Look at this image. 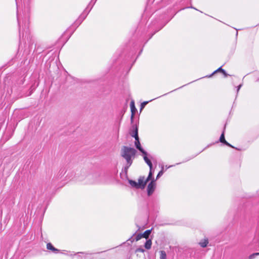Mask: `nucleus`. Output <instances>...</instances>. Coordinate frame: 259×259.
I'll return each mask as SVG.
<instances>
[{
	"label": "nucleus",
	"mask_w": 259,
	"mask_h": 259,
	"mask_svg": "<svg viewBox=\"0 0 259 259\" xmlns=\"http://www.w3.org/2000/svg\"><path fill=\"white\" fill-rule=\"evenodd\" d=\"M80 253L83 254L84 253L82 252H80Z\"/></svg>",
	"instance_id": "c85d7f7f"
},
{
	"label": "nucleus",
	"mask_w": 259,
	"mask_h": 259,
	"mask_svg": "<svg viewBox=\"0 0 259 259\" xmlns=\"http://www.w3.org/2000/svg\"><path fill=\"white\" fill-rule=\"evenodd\" d=\"M166 254L164 251H160V259H166Z\"/></svg>",
	"instance_id": "a211bd4d"
},
{
	"label": "nucleus",
	"mask_w": 259,
	"mask_h": 259,
	"mask_svg": "<svg viewBox=\"0 0 259 259\" xmlns=\"http://www.w3.org/2000/svg\"><path fill=\"white\" fill-rule=\"evenodd\" d=\"M132 127L133 128V131L132 133H131V135L134 137L135 138H136L138 136V128L137 126V125H133L132 126Z\"/></svg>",
	"instance_id": "0eeeda50"
},
{
	"label": "nucleus",
	"mask_w": 259,
	"mask_h": 259,
	"mask_svg": "<svg viewBox=\"0 0 259 259\" xmlns=\"http://www.w3.org/2000/svg\"><path fill=\"white\" fill-rule=\"evenodd\" d=\"M132 163H133V161H131L129 163L128 162H126V164L123 169V170L126 175L127 174L128 169L131 166V165L132 164Z\"/></svg>",
	"instance_id": "2eb2a0df"
},
{
	"label": "nucleus",
	"mask_w": 259,
	"mask_h": 259,
	"mask_svg": "<svg viewBox=\"0 0 259 259\" xmlns=\"http://www.w3.org/2000/svg\"><path fill=\"white\" fill-rule=\"evenodd\" d=\"M162 174H163V171H162V170L158 172V175H157L156 178H157V179H158L159 177H160V176H161L162 175Z\"/></svg>",
	"instance_id": "5701e85b"
},
{
	"label": "nucleus",
	"mask_w": 259,
	"mask_h": 259,
	"mask_svg": "<svg viewBox=\"0 0 259 259\" xmlns=\"http://www.w3.org/2000/svg\"><path fill=\"white\" fill-rule=\"evenodd\" d=\"M237 35H238V32L237 31V32H236V36H237Z\"/></svg>",
	"instance_id": "cd10ccee"
},
{
	"label": "nucleus",
	"mask_w": 259,
	"mask_h": 259,
	"mask_svg": "<svg viewBox=\"0 0 259 259\" xmlns=\"http://www.w3.org/2000/svg\"><path fill=\"white\" fill-rule=\"evenodd\" d=\"M18 25H19V21L18 19Z\"/></svg>",
	"instance_id": "bb28decb"
},
{
	"label": "nucleus",
	"mask_w": 259,
	"mask_h": 259,
	"mask_svg": "<svg viewBox=\"0 0 259 259\" xmlns=\"http://www.w3.org/2000/svg\"><path fill=\"white\" fill-rule=\"evenodd\" d=\"M142 238H143L142 234H138L136 237V240L138 241Z\"/></svg>",
	"instance_id": "412c9836"
},
{
	"label": "nucleus",
	"mask_w": 259,
	"mask_h": 259,
	"mask_svg": "<svg viewBox=\"0 0 259 259\" xmlns=\"http://www.w3.org/2000/svg\"><path fill=\"white\" fill-rule=\"evenodd\" d=\"M47 248L49 250H52L53 252L57 253L59 252V250L55 248L51 243H48L47 244Z\"/></svg>",
	"instance_id": "1a4fd4ad"
},
{
	"label": "nucleus",
	"mask_w": 259,
	"mask_h": 259,
	"mask_svg": "<svg viewBox=\"0 0 259 259\" xmlns=\"http://www.w3.org/2000/svg\"><path fill=\"white\" fill-rule=\"evenodd\" d=\"M242 84H240L237 87V94H238V93L239 92V90L240 89V88L242 87Z\"/></svg>",
	"instance_id": "b1692460"
},
{
	"label": "nucleus",
	"mask_w": 259,
	"mask_h": 259,
	"mask_svg": "<svg viewBox=\"0 0 259 259\" xmlns=\"http://www.w3.org/2000/svg\"><path fill=\"white\" fill-rule=\"evenodd\" d=\"M156 188V183L155 180H153L148 184L147 187V195L150 196L154 192Z\"/></svg>",
	"instance_id": "f03ea898"
},
{
	"label": "nucleus",
	"mask_w": 259,
	"mask_h": 259,
	"mask_svg": "<svg viewBox=\"0 0 259 259\" xmlns=\"http://www.w3.org/2000/svg\"><path fill=\"white\" fill-rule=\"evenodd\" d=\"M151 245H152V241L151 239H148L147 240L146 242H145L144 246L146 249H149L151 247Z\"/></svg>",
	"instance_id": "ddd939ff"
},
{
	"label": "nucleus",
	"mask_w": 259,
	"mask_h": 259,
	"mask_svg": "<svg viewBox=\"0 0 259 259\" xmlns=\"http://www.w3.org/2000/svg\"><path fill=\"white\" fill-rule=\"evenodd\" d=\"M208 242V238H205L200 240V241L199 242V244L201 247L204 248L207 246Z\"/></svg>",
	"instance_id": "6e6552de"
},
{
	"label": "nucleus",
	"mask_w": 259,
	"mask_h": 259,
	"mask_svg": "<svg viewBox=\"0 0 259 259\" xmlns=\"http://www.w3.org/2000/svg\"><path fill=\"white\" fill-rule=\"evenodd\" d=\"M144 179H145L144 177L141 176V177H140V178L138 179V185H140L139 188H141L142 189H144V188L145 187V186L147 183L146 181V180L144 181Z\"/></svg>",
	"instance_id": "423d86ee"
},
{
	"label": "nucleus",
	"mask_w": 259,
	"mask_h": 259,
	"mask_svg": "<svg viewBox=\"0 0 259 259\" xmlns=\"http://www.w3.org/2000/svg\"><path fill=\"white\" fill-rule=\"evenodd\" d=\"M152 229L150 230H147L145 231L143 234V237L145 238L146 239H147L149 238V236L151 232Z\"/></svg>",
	"instance_id": "dca6fc26"
},
{
	"label": "nucleus",
	"mask_w": 259,
	"mask_h": 259,
	"mask_svg": "<svg viewBox=\"0 0 259 259\" xmlns=\"http://www.w3.org/2000/svg\"><path fill=\"white\" fill-rule=\"evenodd\" d=\"M145 251V249L142 247H139L136 250V252H144Z\"/></svg>",
	"instance_id": "4be33fe9"
},
{
	"label": "nucleus",
	"mask_w": 259,
	"mask_h": 259,
	"mask_svg": "<svg viewBox=\"0 0 259 259\" xmlns=\"http://www.w3.org/2000/svg\"><path fill=\"white\" fill-rule=\"evenodd\" d=\"M128 183L133 187L139 189L140 185H138V183H137L136 181L132 180H129Z\"/></svg>",
	"instance_id": "f8f14e48"
},
{
	"label": "nucleus",
	"mask_w": 259,
	"mask_h": 259,
	"mask_svg": "<svg viewBox=\"0 0 259 259\" xmlns=\"http://www.w3.org/2000/svg\"><path fill=\"white\" fill-rule=\"evenodd\" d=\"M259 255V252H256L252 253V254L250 255L249 256V259H253L256 256Z\"/></svg>",
	"instance_id": "6ab92c4d"
},
{
	"label": "nucleus",
	"mask_w": 259,
	"mask_h": 259,
	"mask_svg": "<svg viewBox=\"0 0 259 259\" xmlns=\"http://www.w3.org/2000/svg\"><path fill=\"white\" fill-rule=\"evenodd\" d=\"M152 176H153V172L152 171V169H150V171H149L148 176V177L147 178V179L146 180V181L147 182H148V181L151 180L152 179Z\"/></svg>",
	"instance_id": "f3484780"
},
{
	"label": "nucleus",
	"mask_w": 259,
	"mask_h": 259,
	"mask_svg": "<svg viewBox=\"0 0 259 259\" xmlns=\"http://www.w3.org/2000/svg\"><path fill=\"white\" fill-rule=\"evenodd\" d=\"M132 163H133V161H131L129 163L128 162H126V164L123 169V170L126 175L127 174L128 169L131 166V165L132 164Z\"/></svg>",
	"instance_id": "4468645a"
},
{
	"label": "nucleus",
	"mask_w": 259,
	"mask_h": 259,
	"mask_svg": "<svg viewBox=\"0 0 259 259\" xmlns=\"http://www.w3.org/2000/svg\"><path fill=\"white\" fill-rule=\"evenodd\" d=\"M225 126L224 127V131H223V133H222V134H221V135L220 136V139H219V141L221 143H223L224 144H225V145H227V146H228L229 147H230L233 148H235V147L234 146H233L230 144H229L225 140ZM235 149L238 150H240V149H237V148H235Z\"/></svg>",
	"instance_id": "7ed1b4c3"
},
{
	"label": "nucleus",
	"mask_w": 259,
	"mask_h": 259,
	"mask_svg": "<svg viewBox=\"0 0 259 259\" xmlns=\"http://www.w3.org/2000/svg\"><path fill=\"white\" fill-rule=\"evenodd\" d=\"M256 81L259 82V78L256 80Z\"/></svg>",
	"instance_id": "a878e982"
},
{
	"label": "nucleus",
	"mask_w": 259,
	"mask_h": 259,
	"mask_svg": "<svg viewBox=\"0 0 259 259\" xmlns=\"http://www.w3.org/2000/svg\"><path fill=\"white\" fill-rule=\"evenodd\" d=\"M225 77L229 76V75L225 71V72H222Z\"/></svg>",
	"instance_id": "393cba45"
},
{
	"label": "nucleus",
	"mask_w": 259,
	"mask_h": 259,
	"mask_svg": "<svg viewBox=\"0 0 259 259\" xmlns=\"http://www.w3.org/2000/svg\"><path fill=\"white\" fill-rule=\"evenodd\" d=\"M135 139V145L136 148L138 149L141 153H142L143 155H147V152L145 151L141 146L139 137H137Z\"/></svg>",
	"instance_id": "20e7f679"
},
{
	"label": "nucleus",
	"mask_w": 259,
	"mask_h": 259,
	"mask_svg": "<svg viewBox=\"0 0 259 259\" xmlns=\"http://www.w3.org/2000/svg\"><path fill=\"white\" fill-rule=\"evenodd\" d=\"M218 72H225V70L222 69V67H219L218 69L214 71L211 74L206 76L207 77H211L212 75Z\"/></svg>",
	"instance_id": "9d476101"
},
{
	"label": "nucleus",
	"mask_w": 259,
	"mask_h": 259,
	"mask_svg": "<svg viewBox=\"0 0 259 259\" xmlns=\"http://www.w3.org/2000/svg\"><path fill=\"white\" fill-rule=\"evenodd\" d=\"M149 102L148 101H145L144 102H143L142 103H141V107H140V111H141V110L145 107V106H146V105L147 104H148Z\"/></svg>",
	"instance_id": "aec40b11"
},
{
	"label": "nucleus",
	"mask_w": 259,
	"mask_h": 259,
	"mask_svg": "<svg viewBox=\"0 0 259 259\" xmlns=\"http://www.w3.org/2000/svg\"><path fill=\"white\" fill-rule=\"evenodd\" d=\"M144 159L145 162L149 166L150 169H152V163L151 161L147 157V155H144Z\"/></svg>",
	"instance_id": "9b49d317"
},
{
	"label": "nucleus",
	"mask_w": 259,
	"mask_h": 259,
	"mask_svg": "<svg viewBox=\"0 0 259 259\" xmlns=\"http://www.w3.org/2000/svg\"><path fill=\"white\" fill-rule=\"evenodd\" d=\"M136 153L137 151L134 148L125 146H123L121 147L120 155L122 157L124 158L126 160V162H128V163L131 161H133Z\"/></svg>",
	"instance_id": "f257e3e1"
},
{
	"label": "nucleus",
	"mask_w": 259,
	"mask_h": 259,
	"mask_svg": "<svg viewBox=\"0 0 259 259\" xmlns=\"http://www.w3.org/2000/svg\"><path fill=\"white\" fill-rule=\"evenodd\" d=\"M131 110V123H133L134 118L135 114L137 111V108L135 105V102L134 101H132L130 103Z\"/></svg>",
	"instance_id": "39448f33"
}]
</instances>
